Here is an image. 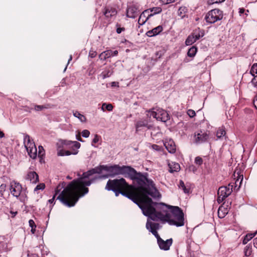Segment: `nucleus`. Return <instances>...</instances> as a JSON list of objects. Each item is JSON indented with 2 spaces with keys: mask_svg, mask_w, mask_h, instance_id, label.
<instances>
[{
  "mask_svg": "<svg viewBox=\"0 0 257 257\" xmlns=\"http://www.w3.org/2000/svg\"><path fill=\"white\" fill-rule=\"evenodd\" d=\"M78 152V149L73 148L71 151H65L62 149L59 150L58 151L57 155L60 156H69L70 155H76Z\"/></svg>",
  "mask_w": 257,
  "mask_h": 257,
  "instance_id": "21",
  "label": "nucleus"
},
{
  "mask_svg": "<svg viewBox=\"0 0 257 257\" xmlns=\"http://www.w3.org/2000/svg\"><path fill=\"white\" fill-rule=\"evenodd\" d=\"M160 1L164 4H168L174 2L175 0H160Z\"/></svg>",
  "mask_w": 257,
  "mask_h": 257,
  "instance_id": "55",
  "label": "nucleus"
},
{
  "mask_svg": "<svg viewBox=\"0 0 257 257\" xmlns=\"http://www.w3.org/2000/svg\"><path fill=\"white\" fill-rule=\"evenodd\" d=\"M233 185L231 183L228 186H221L218 190L217 201L219 203H221L226 198L231 194L232 192Z\"/></svg>",
  "mask_w": 257,
  "mask_h": 257,
  "instance_id": "8",
  "label": "nucleus"
},
{
  "mask_svg": "<svg viewBox=\"0 0 257 257\" xmlns=\"http://www.w3.org/2000/svg\"><path fill=\"white\" fill-rule=\"evenodd\" d=\"M39 154H41L42 152V150H43V148L42 146L39 147Z\"/></svg>",
  "mask_w": 257,
  "mask_h": 257,
  "instance_id": "64",
  "label": "nucleus"
},
{
  "mask_svg": "<svg viewBox=\"0 0 257 257\" xmlns=\"http://www.w3.org/2000/svg\"><path fill=\"white\" fill-rule=\"evenodd\" d=\"M187 114L190 117H193L195 115L196 113L193 110L189 109L187 111Z\"/></svg>",
  "mask_w": 257,
  "mask_h": 257,
  "instance_id": "50",
  "label": "nucleus"
},
{
  "mask_svg": "<svg viewBox=\"0 0 257 257\" xmlns=\"http://www.w3.org/2000/svg\"><path fill=\"white\" fill-rule=\"evenodd\" d=\"M147 115L152 116L157 120L166 122L170 118L168 113L160 108H154L147 111Z\"/></svg>",
  "mask_w": 257,
  "mask_h": 257,
  "instance_id": "5",
  "label": "nucleus"
},
{
  "mask_svg": "<svg viewBox=\"0 0 257 257\" xmlns=\"http://www.w3.org/2000/svg\"><path fill=\"white\" fill-rule=\"evenodd\" d=\"M90 132L87 130H83L82 132V136L84 138H88L89 136Z\"/></svg>",
  "mask_w": 257,
  "mask_h": 257,
  "instance_id": "47",
  "label": "nucleus"
},
{
  "mask_svg": "<svg viewBox=\"0 0 257 257\" xmlns=\"http://www.w3.org/2000/svg\"><path fill=\"white\" fill-rule=\"evenodd\" d=\"M128 166H119L118 165H105L103 167L104 171L107 172L106 174L102 175L98 177L99 179H106L108 177H113L118 175H123L126 177V172L128 169Z\"/></svg>",
  "mask_w": 257,
  "mask_h": 257,
  "instance_id": "4",
  "label": "nucleus"
},
{
  "mask_svg": "<svg viewBox=\"0 0 257 257\" xmlns=\"http://www.w3.org/2000/svg\"><path fill=\"white\" fill-rule=\"evenodd\" d=\"M140 12L139 7L133 5L128 7L126 16L130 18L135 19L139 15Z\"/></svg>",
  "mask_w": 257,
  "mask_h": 257,
  "instance_id": "13",
  "label": "nucleus"
},
{
  "mask_svg": "<svg viewBox=\"0 0 257 257\" xmlns=\"http://www.w3.org/2000/svg\"><path fill=\"white\" fill-rule=\"evenodd\" d=\"M159 227L160 225L159 223L152 222L148 220L146 223V228L157 238V242L162 239L157 231L159 228Z\"/></svg>",
  "mask_w": 257,
  "mask_h": 257,
  "instance_id": "11",
  "label": "nucleus"
},
{
  "mask_svg": "<svg viewBox=\"0 0 257 257\" xmlns=\"http://www.w3.org/2000/svg\"><path fill=\"white\" fill-rule=\"evenodd\" d=\"M188 9L185 7H181L178 11V15L182 19L184 18L185 17L186 14L187 13Z\"/></svg>",
  "mask_w": 257,
  "mask_h": 257,
  "instance_id": "31",
  "label": "nucleus"
},
{
  "mask_svg": "<svg viewBox=\"0 0 257 257\" xmlns=\"http://www.w3.org/2000/svg\"><path fill=\"white\" fill-rule=\"evenodd\" d=\"M237 177L238 178L236 180L234 184H235V187H237V186L238 185V187L237 189V190H238L240 186L241 183L243 180V175H239L237 173Z\"/></svg>",
  "mask_w": 257,
  "mask_h": 257,
  "instance_id": "39",
  "label": "nucleus"
},
{
  "mask_svg": "<svg viewBox=\"0 0 257 257\" xmlns=\"http://www.w3.org/2000/svg\"><path fill=\"white\" fill-rule=\"evenodd\" d=\"M196 42L195 39H194L193 36L192 35L189 36L185 41V44L186 45L189 46L191 45L194 43Z\"/></svg>",
  "mask_w": 257,
  "mask_h": 257,
  "instance_id": "40",
  "label": "nucleus"
},
{
  "mask_svg": "<svg viewBox=\"0 0 257 257\" xmlns=\"http://www.w3.org/2000/svg\"><path fill=\"white\" fill-rule=\"evenodd\" d=\"M105 189L112 191L116 196L120 194L131 199L139 206L138 200L136 198V192H133L131 188L123 178L120 179L109 180L106 185Z\"/></svg>",
  "mask_w": 257,
  "mask_h": 257,
  "instance_id": "3",
  "label": "nucleus"
},
{
  "mask_svg": "<svg viewBox=\"0 0 257 257\" xmlns=\"http://www.w3.org/2000/svg\"><path fill=\"white\" fill-rule=\"evenodd\" d=\"M111 86L112 87H118V82H112L111 83Z\"/></svg>",
  "mask_w": 257,
  "mask_h": 257,
  "instance_id": "58",
  "label": "nucleus"
},
{
  "mask_svg": "<svg viewBox=\"0 0 257 257\" xmlns=\"http://www.w3.org/2000/svg\"><path fill=\"white\" fill-rule=\"evenodd\" d=\"M45 108H46V107H45L44 105H36L35 106L34 109L36 111H41L43 109Z\"/></svg>",
  "mask_w": 257,
  "mask_h": 257,
  "instance_id": "49",
  "label": "nucleus"
},
{
  "mask_svg": "<svg viewBox=\"0 0 257 257\" xmlns=\"http://www.w3.org/2000/svg\"><path fill=\"white\" fill-rule=\"evenodd\" d=\"M10 213L12 214V217H14L18 213L17 211H11Z\"/></svg>",
  "mask_w": 257,
  "mask_h": 257,
  "instance_id": "59",
  "label": "nucleus"
},
{
  "mask_svg": "<svg viewBox=\"0 0 257 257\" xmlns=\"http://www.w3.org/2000/svg\"><path fill=\"white\" fill-rule=\"evenodd\" d=\"M6 189V185L5 184H2L0 186V193L2 195H3L4 192L5 191Z\"/></svg>",
  "mask_w": 257,
  "mask_h": 257,
  "instance_id": "46",
  "label": "nucleus"
},
{
  "mask_svg": "<svg viewBox=\"0 0 257 257\" xmlns=\"http://www.w3.org/2000/svg\"><path fill=\"white\" fill-rule=\"evenodd\" d=\"M152 148L153 149L157 150V151L160 150V148H161L159 146H158L157 145H153L152 146Z\"/></svg>",
  "mask_w": 257,
  "mask_h": 257,
  "instance_id": "56",
  "label": "nucleus"
},
{
  "mask_svg": "<svg viewBox=\"0 0 257 257\" xmlns=\"http://www.w3.org/2000/svg\"><path fill=\"white\" fill-rule=\"evenodd\" d=\"M250 73L253 76L255 74L257 73V63H255L252 66Z\"/></svg>",
  "mask_w": 257,
  "mask_h": 257,
  "instance_id": "43",
  "label": "nucleus"
},
{
  "mask_svg": "<svg viewBox=\"0 0 257 257\" xmlns=\"http://www.w3.org/2000/svg\"><path fill=\"white\" fill-rule=\"evenodd\" d=\"M65 185H66L65 183L63 182L61 184H59V185L57 186V188L55 189V193L54 195L53 198L52 199L49 200V201H48L50 203L52 204L53 203L55 198V196L58 193H59L60 192V191H61V190L62 188L65 187Z\"/></svg>",
  "mask_w": 257,
  "mask_h": 257,
  "instance_id": "26",
  "label": "nucleus"
},
{
  "mask_svg": "<svg viewBox=\"0 0 257 257\" xmlns=\"http://www.w3.org/2000/svg\"><path fill=\"white\" fill-rule=\"evenodd\" d=\"M76 139L79 141L83 142L82 139H81L79 134L76 135Z\"/></svg>",
  "mask_w": 257,
  "mask_h": 257,
  "instance_id": "61",
  "label": "nucleus"
},
{
  "mask_svg": "<svg viewBox=\"0 0 257 257\" xmlns=\"http://www.w3.org/2000/svg\"><path fill=\"white\" fill-rule=\"evenodd\" d=\"M149 10H150V14L152 15V16L162 12V9L160 7H154Z\"/></svg>",
  "mask_w": 257,
  "mask_h": 257,
  "instance_id": "36",
  "label": "nucleus"
},
{
  "mask_svg": "<svg viewBox=\"0 0 257 257\" xmlns=\"http://www.w3.org/2000/svg\"><path fill=\"white\" fill-rule=\"evenodd\" d=\"M118 54V51L117 50H115L114 51L111 50H107L102 52L99 55V58L101 60H105L107 58H108L111 56H114L117 55Z\"/></svg>",
  "mask_w": 257,
  "mask_h": 257,
  "instance_id": "18",
  "label": "nucleus"
},
{
  "mask_svg": "<svg viewBox=\"0 0 257 257\" xmlns=\"http://www.w3.org/2000/svg\"><path fill=\"white\" fill-rule=\"evenodd\" d=\"M22 191L21 185L16 182H12L11 183L10 191L11 194L15 197L19 198L20 200L22 202H25L27 200V196L21 194Z\"/></svg>",
  "mask_w": 257,
  "mask_h": 257,
  "instance_id": "7",
  "label": "nucleus"
},
{
  "mask_svg": "<svg viewBox=\"0 0 257 257\" xmlns=\"http://www.w3.org/2000/svg\"><path fill=\"white\" fill-rule=\"evenodd\" d=\"M172 243L173 240L172 238L167 239L166 241L162 239L158 242V244L160 249L164 250H168L169 249L170 247L172 245Z\"/></svg>",
  "mask_w": 257,
  "mask_h": 257,
  "instance_id": "17",
  "label": "nucleus"
},
{
  "mask_svg": "<svg viewBox=\"0 0 257 257\" xmlns=\"http://www.w3.org/2000/svg\"><path fill=\"white\" fill-rule=\"evenodd\" d=\"M4 136H5L4 133L0 130V138H2L4 137Z\"/></svg>",
  "mask_w": 257,
  "mask_h": 257,
  "instance_id": "63",
  "label": "nucleus"
},
{
  "mask_svg": "<svg viewBox=\"0 0 257 257\" xmlns=\"http://www.w3.org/2000/svg\"><path fill=\"white\" fill-rule=\"evenodd\" d=\"M152 16V15L150 14V10H146L142 12L140 15L139 20L138 24L140 26H142L145 24V23L148 20L149 18Z\"/></svg>",
  "mask_w": 257,
  "mask_h": 257,
  "instance_id": "15",
  "label": "nucleus"
},
{
  "mask_svg": "<svg viewBox=\"0 0 257 257\" xmlns=\"http://www.w3.org/2000/svg\"><path fill=\"white\" fill-rule=\"evenodd\" d=\"M244 11H245L244 9L243 8L239 9V13L241 15L244 12Z\"/></svg>",
  "mask_w": 257,
  "mask_h": 257,
  "instance_id": "62",
  "label": "nucleus"
},
{
  "mask_svg": "<svg viewBox=\"0 0 257 257\" xmlns=\"http://www.w3.org/2000/svg\"><path fill=\"white\" fill-rule=\"evenodd\" d=\"M125 29L124 28L122 27V28H117L116 29V32L117 34H120L121 33V32L124 31Z\"/></svg>",
  "mask_w": 257,
  "mask_h": 257,
  "instance_id": "57",
  "label": "nucleus"
},
{
  "mask_svg": "<svg viewBox=\"0 0 257 257\" xmlns=\"http://www.w3.org/2000/svg\"><path fill=\"white\" fill-rule=\"evenodd\" d=\"M73 115L78 118L81 122H85L86 120L85 116L77 111L73 112Z\"/></svg>",
  "mask_w": 257,
  "mask_h": 257,
  "instance_id": "33",
  "label": "nucleus"
},
{
  "mask_svg": "<svg viewBox=\"0 0 257 257\" xmlns=\"http://www.w3.org/2000/svg\"><path fill=\"white\" fill-rule=\"evenodd\" d=\"M104 165H100L83 173L82 177L70 183L57 199L67 207L74 206L80 197L88 192V188L86 187L90 186L93 180H88L89 177L94 174L102 173L104 171Z\"/></svg>",
  "mask_w": 257,
  "mask_h": 257,
  "instance_id": "2",
  "label": "nucleus"
},
{
  "mask_svg": "<svg viewBox=\"0 0 257 257\" xmlns=\"http://www.w3.org/2000/svg\"><path fill=\"white\" fill-rule=\"evenodd\" d=\"M113 109V106L111 104H106L105 103H103L101 106V109L103 111L105 110H107L108 111H112Z\"/></svg>",
  "mask_w": 257,
  "mask_h": 257,
  "instance_id": "38",
  "label": "nucleus"
},
{
  "mask_svg": "<svg viewBox=\"0 0 257 257\" xmlns=\"http://www.w3.org/2000/svg\"><path fill=\"white\" fill-rule=\"evenodd\" d=\"M251 83L253 86L257 88V75L254 76L251 80Z\"/></svg>",
  "mask_w": 257,
  "mask_h": 257,
  "instance_id": "48",
  "label": "nucleus"
},
{
  "mask_svg": "<svg viewBox=\"0 0 257 257\" xmlns=\"http://www.w3.org/2000/svg\"><path fill=\"white\" fill-rule=\"evenodd\" d=\"M195 163L197 165H201L203 163V160L201 157H197L195 159Z\"/></svg>",
  "mask_w": 257,
  "mask_h": 257,
  "instance_id": "45",
  "label": "nucleus"
},
{
  "mask_svg": "<svg viewBox=\"0 0 257 257\" xmlns=\"http://www.w3.org/2000/svg\"><path fill=\"white\" fill-rule=\"evenodd\" d=\"M208 139V135L205 133L200 132L199 133H195L194 136V142L196 144H201L206 142Z\"/></svg>",
  "mask_w": 257,
  "mask_h": 257,
  "instance_id": "14",
  "label": "nucleus"
},
{
  "mask_svg": "<svg viewBox=\"0 0 257 257\" xmlns=\"http://www.w3.org/2000/svg\"><path fill=\"white\" fill-rule=\"evenodd\" d=\"M112 72H113L112 70L110 68H109L103 71L101 73L100 76L102 77V79H105L106 78L110 77L112 74Z\"/></svg>",
  "mask_w": 257,
  "mask_h": 257,
  "instance_id": "30",
  "label": "nucleus"
},
{
  "mask_svg": "<svg viewBox=\"0 0 257 257\" xmlns=\"http://www.w3.org/2000/svg\"><path fill=\"white\" fill-rule=\"evenodd\" d=\"M192 36H193L194 39H195V41H196L197 40H198L201 37H203L204 35V34L203 33H201V34H200L199 32H197V30H196L192 34Z\"/></svg>",
  "mask_w": 257,
  "mask_h": 257,
  "instance_id": "42",
  "label": "nucleus"
},
{
  "mask_svg": "<svg viewBox=\"0 0 257 257\" xmlns=\"http://www.w3.org/2000/svg\"><path fill=\"white\" fill-rule=\"evenodd\" d=\"M179 187L180 188H182L185 193H189V189L187 188L184 182L182 180H180L179 182Z\"/></svg>",
  "mask_w": 257,
  "mask_h": 257,
  "instance_id": "41",
  "label": "nucleus"
},
{
  "mask_svg": "<svg viewBox=\"0 0 257 257\" xmlns=\"http://www.w3.org/2000/svg\"><path fill=\"white\" fill-rule=\"evenodd\" d=\"M103 13L106 18H110L117 14V11L115 8L106 7Z\"/></svg>",
  "mask_w": 257,
  "mask_h": 257,
  "instance_id": "24",
  "label": "nucleus"
},
{
  "mask_svg": "<svg viewBox=\"0 0 257 257\" xmlns=\"http://www.w3.org/2000/svg\"><path fill=\"white\" fill-rule=\"evenodd\" d=\"M226 133L224 128H219L216 133V137L218 139H220L221 137L225 136Z\"/></svg>",
  "mask_w": 257,
  "mask_h": 257,
  "instance_id": "37",
  "label": "nucleus"
},
{
  "mask_svg": "<svg viewBox=\"0 0 257 257\" xmlns=\"http://www.w3.org/2000/svg\"><path fill=\"white\" fill-rule=\"evenodd\" d=\"M159 227L160 225L159 223L152 222L148 220L146 223V228L157 238V242L162 239L157 231L159 228Z\"/></svg>",
  "mask_w": 257,
  "mask_h": 257,
  "instance_id": "9",
  "label": "nucleus"
},
{
  "mask_svg": "<svg viewBox=\"0 0 257 257\" xmlns=\"http://www.w3.org/2000/svg\"><path fill=\"white\" fill-rule=\"evenodd\" d=\"M99 141V137L97 135H95L94 139L92 140V145L93 146V144H95Z\"/></svg>",
  "mask_w": 257,
  "mask_h": 257,
  "instance_id": "53",
  "label": "nucleus"
},
{
  "mask_svg": "<svg viewBox=\"0 0 257 257\" xmlns=\"http://www.w3.org/2000/svg\"><path fill=\"white\" fill-rule=\"evenodd\" d=\"M228 209L223 206H220L218 210V215L220 218H224L228 213Z\"/></svg>",
  "mask_w": 257,
  "mask_h": 257,
  "instance_id": "27",
  "label": "nucleus"
},
{
  "mask_svg": "<svg viewBox=\"0 0 257 257\" xmlns=\"http://www.w3.org/2000/svg\"><path fill=\"white\" fill-rule=\"evenodd\" d=\"M197 51V48L195 46H192L189 49L187 52V55L190 57H194L196 55Z\"/></svg>",
  "mask_w": 257,
  "mask_h": 257,
  "instance_id": "34",
  "label": "nucleus"
},
{
  "mask_svg": "<svg viewBox=\"0 0 257 257\" xmlns=\"http://www.w3.org/2000/svg\"><path fill=\"white\" fill-rule=\"evenodd\" d=\"M144 127L150 128V125L148 124V121L145 120H140L137 122L136 124V132H138L142 130Z\"/></svg>",
  "mask_w": 257,
  "mask_h": 257,
  "instance_id": "22",
  "label": "nucleus"
},
{
  "mask_svg": "<svg viewBox=\"0 0 257 257\" xmlns=\"http://www.w3.org/2000/svg\"><path fill=\"white\" fill-rule=\"evenodd\" d=\"M159 227L160 225L159 223L152 222L148 220L146 223V228L157 238V242L162 239L157 231L159 228Z\"/></svg>",
  "mask_w": 257,
  "mask_h": 257,
  "instance_id": "10",
  "label": "nucleus"
},
{
  "mask_svg": "<svg viewBox=\"0 0 257 257\" xmlns=\"http://www.w3.org/2000/svg\"><path fill=\"white\" fill-rule=\"evenodd\" d=\"M96 55H97L96 52L95 51H93L92 50H91L89 53V56L91 58H94L96 56Z\"/></svg>",
  "mask_w": 257,
  "mask_h": 257,
  "instance_id": "52",
  "label": "nucleus"
},
{
  "mask_svg": "<svg viewBox=\"0 0 257 257\" xmlns=\"http://www.w3.org/2000/svg\"><path fill=\"white\" fill-rule=\"evenodd\" d=\"M225 0H209L208 3L209 4L220 3L224 2Z\"/></svg>",
  "mask_w": 257,
  "mask_h": 257,
  "instance_id": "51",
  "label": "nucleus"
},
{
  "mask_svg": "<svg viewBox=\"0 0 257 257\" xmlns=\"http://www.w3.org/2000/svg\"><path fill=\"white\" fill-rule=\"evenodd\" d=\"M27 151L31 158L35 159L36 158L37 151L36 147L27 149Z\"/></svg>",
  "mask_w": 257,
  "mask_h": 257,
  "instance_id": "28",
  "label": "nucleus"
},
{
  "mask_svg": "<svg viewBox=\"0 0 257 257\" xmlns=\"http://www.w3.org/2000/svg\"><path fill=\"white\" fill-rule=\"evenodd\" d=\"M24 144L26 150L29 148L36 147L34 143L31 140L30 136L28 135L24 136Z\"/></svg>",
  "mask_w": 257,
  "mask_h": 257,
  "instance_id": "25",
  "label": "nucleus"
},
{
  "mask_svg": "<svg viewBox=\"0 0 257 257\" xmlns=\"http://www.w3.org/2000/svg\"><path fill=\"white\" fill-rule=\"evenodd\" d=\"M256 233H257V230L253 233L247 234L245 236V237L243 240V244H246L247 243V242L249 240H250L252 238H253L255 235V234Z\"/></svg>",
  "mask_w": 257,
  "mask_h": 257,
  "instance_id": "32",
  "label": "nucleus"
},
{
  "mask_svg": "<svg viewBox=\"0 0 257 257\" xmlns=\"http://www.w3.org/2000/svg\"><path fill=\"white\" fill-rule=\"evenodd\" d=\"M253 245L257 248V237L253 239Z\"/></svg>",
  "mask_w": 257,
  "mask_h": 257,
  "instance_id": "60",
  "label": "nucleus"
},
{
  "mask_svg": "<svg viewBox=\"0 0 257 257\" xmlns=\"http://www.w3.org/2000/svg\"><path fill=\"white\" fill-rule=\"evenodd\" d=\"M164 145L170 153L173 154L176 152V146L172 140L165 141Z\"/></svg>",
  "mask_w": 257,
  "mask_h": 257,
  "instance_id": "19",
  "label": "nucleus"
},
{
  "mask_svg": "<svg viewBox=\"0 0 257 257\" xmlns=\"http://www.w3.org/2000/svg\"><path fill=\"white\" fill-rule=\"evenodd\" d=\"M26 179L33 184H36L39 181L38 175L34 171L29 172L27 174Z\"/></svg>",
  "mask_w": 257,
  "mask_h": 257,
  "instance_id": "20",
  "label": "nucleus"
},
{
  "mask_svg": "<svg viewBox=\"0 0 257 257\" xmlns=\"http://www.w3.org/2000/svg\"><path fill=\"white\" fill-rule=\"evenodd\" d=\"M163 30V29L162 26H158L152 30L148 31L146 33V35L150 37H154L159 34Z\"/></svg>",
  "mask_w": 257,
  "mask_h": 257,
  "instance_id": "23",
  "label": "nucleus"
},
{
  "mask_svg": "<svg viewBox=\"0 0 257 257\" xmlns=\"http://www.w3.org/2000/svg\"><path fill=\"white\" fill-rule=\"evenodd\" d=\"M223 17L222 11L218 9L212 10L206 15L205 20L209 24H213L222 19Z\"/></svg>",
  "mask_w": 257,
  "mask_h": 257,
  "instance_id": "6",
  "label": "nucleus"
},
{
  "mask_svg": "<svg viewBox=\"0 0 257 257\" xmlns=\"http://www.w3.org/2000/svg\"><path fill=\"white\" fill-rule=\"evenodd\" d=\"M59 143H61L63 146H65L72 148H74L76 149H78L80 147V144L76 141L61 140L59 141Z\"/></svg>",
  "mask_w": 257,
  "mask_h": 257,
  "instance_id": "16",
  "label": "nucleus"
},
{
  "mask_svg": "<svg viewBox=\"0 0 257 257\" xmlns=\"http://www.w3.org/2000/svg\"><path fill=\"white\" fill-rule=\"evenodd\" d=\"M126 177L135 180L139 186L135 187L130 185L132 191L136 192L139 207L143 214L154 221L167 222L171 225L177 227L184 225V213L178 206H167L164 203H153V198H160V194L153 181L148 178L147 173L137 172L135 169L128 167Z\"/></svg>",
  "mask_w": 257,
  "mask_h": 257,
  "instance_id": "1",
  "label": "nucleus"
},
{
  "mask_svg": "<svg viewBox=\"0 0 257 257\" xmlns=\"http://www.w3.org/2000/svg\"><path fill=\"white\" fill-rule=\"evenodd\" d=\"M45 184L40 183V184H38V185H37V186L35 188L34 191L36 192L39 190H44L45 189Z\"/></svg>",
  "mask_w": 257,
  "mask_h": 257,
  "instance_id": "44",
  "label": "nucleus"
},
{
  "mask_svg": "<svg viewBox=\"0 0 257 257\" xmlns=\"http://www.w3.org/2000/svg\"><path fill=\"white\" fill-rule=\"evenodd\" d=\"M169 166L170 168L169 171L171 173L174 172H178L180 170V165L178 163H172V164H169Z\"/></svg>",
  "mask_w": 257,
  "mask_h": 257,
  "instance_id": "29",
  "label": "nucleus"
},
{
  "mask_svg": "<svg viewBox=\"0 0 257 257\" xmlns=\"http://www.w3.org/2000/svg\"><path fill=\"white\" fill-rule=\"evenodd\" d=\"M244 254L246 256H249L252 253V247L250 244H247L244 248Z\"/></svg>",
  "mask_w": 257,
  "mask_h": 257,
  "instance_id": "35",
  "label": "nucleus"
},
{
  "mask_svg": "<svg viewBox=\"0 0 257 257\" xmlns=\"http://www.w3.org/2000/svg\"><path fill=\"white\" fill-rule=\"evenodd\" d=\"M159 227L160 225L159 223L152 222L148 220L146 223V228L157 238V242L162 239L157 231L159 228Z\"/></svg>",
  "mask_w": 257,
  "mask_h": 257,
  "instance_id": "12",
  "label": "nucleus"
},
{
  "mask_svg": "<svg viewBox=\"0 0 257 257\" xmlns=\"http://www.w3.org/2000/svg\"><path fill=\"white\" fill-rule=\"evenodd\" d=\"M29 225L31 228L36 227V225H35V222L32 219H30L29 221Z\"/></svg>",
  "mask_w": 257,
  "mask_h": 257,
  "instance_id": "54",
  "label": "nucleus"
}]
</instances>
